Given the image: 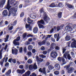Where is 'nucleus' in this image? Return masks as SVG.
<instances>
[{
	"instance_id": "1",
	"label": "nucleus",
	"mask_w": 76,
	"mask_h": 76,
	"mask_svg": "<svg viewBox=\"0 0 76 76\" xmlns=\"http://www.w3.org/2000/svg\"><path fill=\"white\" fill-rule=\"evenodd\" d=\"M16 12H17V9L14 7L11 8L9 11V14L8 15V16H10L11 14L12 16H16Z\"/></svg>"
},
{
	"instance_id": "2",
	"label": "nucleus",
	"mask_w": 76,
	"mask_h": 76,
	"mask_svg": "<svg viewBox=\"0 0 76 76\" xmlns=\"http://www.w3.org/2000/svg\"><path fill=\"white\" fill-rule=\"evenodd\" d=\"M70 66V65H68L64 66V68L66 69L67 70L68 73H72L74 71V68L72 67L69 68Z\"/></svg>"
},
{
	"instance_id": "3",
	"label": "nucleus",
	"mask_w": 76,
	"mask_h": 76,
	"mask_svg": "<svg viewBox=\"0 0 76 76\" xmlns=\"http://www.w3.org/2000/svg\"><path fill=\"white\" fill-rule=\"evenodd\" d=\"M67 58L68 60H71V58H72V57L70 56V55L69 54V51H66L65 52V53L64 54L63 57L67 59Z\"/></svg>"
},
{
	"instance_id": "4",
	"label": "nucleus",
	"mask_w": 76,
	"mask_h": 76,
	"mask_svg": "<svg viewBox=\"0 0 76 76\" xmlns=\"http://www.w3.org/2000/svg\"><path fill=\"white\" fill-rule=\"evenodd\" d=\"M43 20L45 21L47 23H48L49 20L50 19V18L48 17H47V15L46 14H44L43 15Z\"/></svg>"
},
{
	"instance_id": "5",
	"label": "nucleus",
	"mask_w": 76,
	"mask_h": 76,
	"mask_svg": "<svg viewBox=\"0 0 76 76\" xmlns=\"http://www.w3.org/2000/svg\"><path fill=\"white\" fill-rule=\"evenodd\" d=\"M20 39V36H18V37L16 39H15L13 41V44L15 45H19V42H16V41H19Z\"/></svg>"
},
{
	"instance_id": "6",
	"label": "nucleus",
	"mask_w": 76,
	"mask_h": 76,
	"mask_svg": "<svg viewBox=\"0 0 76 76\" xmlns=\"http://www.w3.org/2000/svg\"><path fill=\"white\" fill-rule=\"evenodd\" d=\"M72 41L73 42L71 44V47L72 48H75V47L76 46V40L75 39L73 38L72 39Z\"/></svg>"
},
{
	"instance_id": "7",
	"label": "nucleus",
	"mask_w": 76,
	"mask_h": 76,
	"mask_svg": "<svg viewBox=\"0 0 76 76\" xmlns=\"http://www.w3.org/2000/svg\"><path fill=\"white\" fill-rule=\"evenodd\" d=\"M50 56L54 58H56L57 56V53L56 52H53L50 54Z\"/></svg>"
},
{
	"instance_id": "8",
	"label": "nucleus",
	"mask_w": 76,
	"mask_h": 76,
	"mask_svg": "<svg viewBox=\"0 0 76 76\" xmlns=\"http://www.w3.org/2000/svg\"><path fill=\"white\" fill-rule=\"evenodd\" d=\"M39 72H40L42 73H43V74H44L45 75H47V73H46V71H45V67L43 68L42 69V70L41 68H39Z\"/></svg>"
},
{
	"instance_id": "9",
	"label": "nucleus",
	"mask_w": 76,
	"mask_h": 76,
	"mask_svg": "<svg viewBox=\"0 0 76 76\" xmlns=\"http://www.w3.org/2000/svg\"><path fill=\"white\" fill-rule=\"evenodd\" d=\"M36 59L37 63H39L43 61V59H41V58H39L38 56H36Z\"/></svg>"
},
{
	"instance_id": "10",
	"label": "nucleus",
	"mask_w": 76,
	"mask_h": 76,
	"mask_svg": "<svg viewBox=\"0 0 76 76\" xmlns=\"http://www.w3.org/2000/svg\"><path fill=\"white\" fill-rule=\"evenodd\" d=\"M17 73H18L22 75V74H23V73L25 72V70L24 69L22 70L17 69Z\"/></svg>"
},
{
	"instance_id": "11",
	"label": "nucleus",
	"mask_w": 76,
	"mask_h": 76,
	"mask_svg": "<svg viewBox=\"0 0 76 76\" xmlns=\"http://www.w3.org/2000/svg\"><path fill=\"white\" fill-rule=\"evenodd\" d=\"M2 14L3 17H7L8 14L7 11L6 10H4L2 12Z\"/></svg>"
},
{
	"instance_id": "12",
	"label": "nucleus",
	"mask_w": 76,
	"mask_h": 76,
	"mask_svg": "<svg viewBox=\"0 0 76 76\" xmlns=\"http://www.w3.org/2000/svg\"><path fill=\"white\" fill-rule=\"evenodd\" d=\"M18 1H16L15 2V0H11L10 1V3L11 4H12V6H15L17 4Z\"/></svg>"
},
{
	"instance_id": "13",
	"label": "nucleus",
	"mask_w": 76,
	"mask_h": 76,
	"mask_svg": "<svg viewBox=\"0 0 76 76\" xmlns=\"http://www.w3.org/2000/svg\"><path fill=\"white\" fill-rule=\"evenodd\" d=\"M18 49L16 48H15L14 49H12V54H15L16 55L17 54H18Z\"/></svg>"
},
{
	"instance_id": "14",
	"label": "nucleus",
	"mask_w": 76,
	"mask_h": 76,
	"mask_svg": "<svg viewBox=\"0 0 76 76\" xmlns=\"http://www.w3.org/2000/svg\"><path fill=\"white\" fill-rule=\"evenodd\" d=\"M64 27V25L63 24L61 25L60 26H58L56 27V30L57 31H59L61 29H62Z\"/></svg>"
},
{
	"instance_id": "15",
	"label": "nucleus",
	"mask_w": 76,
	"mask_h": 76,
	"mask_svg": "<svg viewBox=\"0 0 76 76\" xmlns=\"http://www.w3.org/2000/svg\"><path fill=\"white\" fill-rule=\"evenodd\" d=\"M25 27L26 29H29L30 31H32V26L28 24H26L25 25Z\"/></svg>"
},
{
	"instance_id": "16",
	"label": "nucleus",
	"mask_w": 76,
	"mask_h": 76,
	"mask_svg": "<svg viewBox=\"0 0 76 76\" xmlns=\"http://www.w3.org/2000/svg\"><path fill=\"white\" fill-rule=\"evenodd\" d=\"M10 6V0H8L7 3V5L6 7V9H7L8 10H9L10 8L11 7Z\"/></svg>"
},
{
	"instance_id": "17",
	"label": "nucleus",
	"mask_w": 76,
	"mask_h": 76,
	"mask_svg": "<svg viewBox=\"0 0 76 76\" xmlns=\"http://www.w3.org/2000/svg\"><path fill=\"white\" fill-rule=\"evenodd\" d=\"M54 67L55 68H57V69L58 70H60V65L58 63L54 65Z\"/></svg>"
},
{
	"instance_id": "18",
	"label": "nucleus",
	"mask_w": 76,
	"mask_h": 76,
	"mask_svg": "<svg viewBox=\"0 0 76 76\" xmlns=\"http://www.w3.org/2000/svg\"><path fill=\"white\" fill-rule=\"evenodd\" d=\"M56 44L55 43H52L51 45V47L50 48V50L51 51V50H53L55 47H56Z\"/></svg>"
},
{
	"instance_id": "19",
	"label": "nucleus",
	"mask_w": 76,
	"mask_h": 76,
	"mask_svg": "<svg viewBox=\"0 0 76 76\" xmlns=\"http://www.w3.org/2000/svg\"><path fill=\"white\" fill-rule=\"evenodd\" d=\"M31 74L30 71L28 70L23 75V76H29Z\"/></svg>"
},
{
	"instance_id": "20",
	"label": "nucleus",
	"mask_w": 76,
	"mask_h": 76,
	"mask_svg": "<svg viewBox=\"0 0 76 76\" xmlns=\"http://www.w3.org/2000/svg\"><path fill=\"white\" fill-rule=\"evenodd\" d=\"M37 24H42L43 25L45 23L44 21L43 20H38L37 22Z\"/></svg>"
},
{
	"instance_id": "21",
	"label": "nucleus",
	"mask_w": 76,
	"mask_h": 76,
	"mask_svg": "<svg viewBox=\"0 0 76 76\" xmlns=\"http://www.w3.org/2000/svg\"><path fill=\"white\" fill-rule=\"evenodd\" d=\"M56 7H63V3L62 2H60L58 4H56Z\"/></svg>"
},
{
	"instance_id": "22",
	"label": "nucleus",
	"mask_w": 76,
	"mask_h": 76,
	"mask_svg": "<svg viewBox=\"0 0 76 76\" xmlns=\"http://www.w3.org/2000/svg\"><path fill=\"white\" fill-rule=\"evenodd\" d=\"M6 2V0H3L2 1H1L0 2V7H1L2 6H3L4 4Z\"/></svg>"
},
{
	"instance_id": "23",
	"label": "nucleus",
	"mask_w": 76,
	"mask_h": 76,
	"mask_svg": "<svg viewBox=\"0 0 76 76\" xmlns=\"http://www.w3.org/2000/svg\"><path fill=\"white\" fill-rule=\"evenodd\" d=\"M33 48V46H32V45H29L28 46V47L27 48V49L28 51H31L32 50V49Z\"/></svg>"
},
{
	"instance_id": "24",
	"label": "nucleus",
	"mask_w": 76,
	"mask_h": 76,
	"mask_svg": "<svg viewBox=\"0 0 76 76\" xmlns=\"http://www.w3.org/2000/svg\"><path fill=\"white\" fill-rule=\"evenodd\" d=\"M38 31V28L37 27H35L34 28L33 30V31L35 34L37 33V32Z\"/></svg>"
},
{
	"instance_id": "25",
	"label": "nucleus",
	"mask_w": 76,
	"mask_h": 76,
	"mask_svg": "<svg viewBox=\"0 0 76 76\" xmlns=\"http://www.w3.org/2000/svg\"><path fill=\"white\" fill-rule=\"evenodd\" d=\"M58 17L59 19H61L62 17V12H60L58 13Z\"/></svg>"
},
{
	"instance_id": "26",
	"label": "nucleus",
	"mask_w": 76,
	"mask_h": 76,
	"mask_svg": "<svg viewBox=\"0 0 76 76\" xmlns=\"http://www.w3.org/2000/svg\"><path fill=\"white\" fill-rule=\"evenodd\" d=\"M56 4H55V3H52L49 5V7H50L53 8L56 7Z\"/></svg>"
},
{
	"instance_id": "27",
	"label": "nucleus",
	"mask_w": 76,
	"mask_h": 76,
	"mask_svg": "<svg viewBox=\"0 0 76 76\" xmlns=\"http://www.w3.org/2000/svg\"><path fill=\"white\" fill-rule=\"evenodd\" d=\"M62 61L63 63L61 64V66H63L64 65V64H66V62L65 61V59L63 57H62Z\"/></svg>"
},
{
	"instance_id": "28",
	"label": "nucleus",
	"mask_w": 76,
	"mask_h": 76,
	"mask_svg": "<svg viewBox=\"0 0 76 76\" xmlns=\"http://www.w3.org/2000/svg\"><path fill=\"white\" fill-rule=\"evenodd\" d=\"M39 28V29H44V28H45V27L44 26L41 24H37Z\"/></svg>"
},
{
	"instance_id": "29",
	"label": "nucleus",
	"mask_w": 76,
	"mask_h": 76,
	"mask_svg": "<svg viewBox=\"0 0 76 76\" xmlns=\"http://www.w3.org/2000/svg\"><path fill=\"white\" fill-rule=\"evenodd\" d=\"M6 58V57H4L2 60L1 61L0 64L1 66L2 67H3V62H4V60H5V58Z\"/></svg>"
},
{
	"instance_id": "30",
	"label": "nucleus",
	"mask_w": 76,
	"mask_h": 76,
	"mask_svg": "<svg viewBox=\"0 0 76 76\" xmlns=\"http://www.w3.org/2000/svg\"><path fill=\"white\" fill-rule=\"evenodd\" d=\"M66 5L67 6V7H68V8H69V9H72V8H73V6L69 4L66 3Z\"/></svg>"
},
{
	"instance_id": "31",
	"label": "nucleus",
	"mask_w": 76,
	"mask_h": 76,
	"mask_svg": "<svg viewBox=\"0 0 76 76\" xmlns=\"http://www.w3.org/2000/svg\"><path fill=\"white\" fill-rule=\"evenodd\" d=\"M3 51V49L2 48L1 50L0 51V60H1L3 58V56H2V51Z\"/></svg>"
},
{
	"instance_id": "32",
	"label": "nucleus",
	"mask_w": 76,
	"mask_h": 76,
	"mask_svg": "<svg viewBox=\"0 0 76 76\" xmlns=\"http://www.w3.org/2000/svg\"><path fill=\"white\" fill-rule=\"evenodd\" d=\"M11 69H9L8 72L6 73L5 75L7 76H9L11 73Z\"/></svg>"
},
{
	"instance_id": "33",
	"label": "nucleus",
	"mask_w": 76,
	"mask_h": 76,
	"mask_svg": "<svg viewBox=\"0 0 76 76\" xmlns=\"http://www.w3.org/2000/svg\"><path fill=\"white\" fill-rule=\"evenodd\" d=\"M48 68L50 70H51L52 69H53L54 68V67L51 65H50L48 66Z\"/></svg>"
},
{
	"instance_id": "34",
	"label": "nucleus",
	"mask_w": 76,
	"mask_h": 76,
	"mask_svg": "<svg viewBox=\"0 0 76 76\" xmlns=\"http://www.w3.org/2000/svg\"><path fill=\"white\" fill-rule=\"evenodd\" d=\"M65 39L66 41L70 40V36L69 35H67L65 37Z\"/></svg>"
},
{
	"instance_id": "35",
	"label": "nucleus",
	"mask_w": 76,
	"mask_h": 76,
	"mask_svg": "<svg viewBox=\"0 0 76 76\" xmlns=\"http://www.w3.org/2000/svg\"><path fill=\"white\" fill-rule=\"evenodd\" d=\"M9 35H7L6 36V38H4L5 39V41L4 42H7V41H8V39H9Z\"/></svg>"
},
{
	"instance_id": "36",
	"label": "nucleus",
	"mask_w": 76,
	"mask_h": 76,
	"mask_svg": "<svg viewBox=\"0 0 76 76\" xmlns=\"http://www.w3.org/2000/svg\"><path fill=\"white\" fill-rule=\"evenodd\" d=\"M71 28V27L69 26H66L65 27V30H67L68 31H70V29Z\"/></svg>"
},
{
	"instance_id": "37",
	"label": "nucleus",
	"mask_w": 76,
	"mask_h": 76,
	"mask_svg": "<svg viewBox=\"0 0 76 76\" xmlns=\"http://www.w3.org/2000/svg\"><path fill=\"white\" fill-rule=\"evenodd\" d=\"M55 30V31H56V26H55L53 28H52L50 31V33H53V32L54 31V30Z\"/></svg>"
},
{
	"instance_id": "38",
	"label": "nucleus",
	"mask_w": 76,
	"mask_h": 76,
	"mask_svg": "<svg viewBox=\"0 0 76 76\" xmlns=\"http://www.w3.org/2000/svg\"><path fill=\"white\" fill-rule=\"evenodd\" d=\"M26 35H27L26 33H24L23 35V39H25V38L26 37Z\"/></svg>"
},
{
	"instance_id": "39",
	"label": "nucleus",
	"mask_w": 76,
	"mask_h": 76,
	"mask_svg": "<svg viewBox=\"0 0 76 76\" xmlns=\"http://www.w3.org/2000/svg\"><path fill=\"white\" fill-rule=\"evenodd\" d=\"M27 54L28 56H32V53L31 51H30L27 52Z\"/></svg>"
},
{
	"instance_id": "40",
	"label": "nucleus",
	"mask_w": 76,
	"mask_h": 76,
	"mask_svg": "<svg viewBox=\"0 0 76 76\" xmlns=\"http://www.w3.org/2000/svg\"><path fill=\"white\" fill-rule=\"evenodd\" d=\"M54 74L56 75H58L59 74V72L58 71H56L54 72Z\"/></svg>"
},
{
	"instance_id": "41",
	"label": "nucleus",
	"mask_w": 76,
	"mask_h": 76,
	"mask_svg": "<svg viewBox=\"0 0 76 76\" xmlns=\"http://www.w3.org/2000/svg\"><path fill=\"white\" fill-rule=\"evenodd\" d=\"M33 68L34 69H35L36 70V69H37L38 68V67H37V65L36 64H35L33 66Z\"/></svg>"
},
{
	"instance_id": "42",
	"label": "nucleus",
	"mask_w": 76,
	"mask_h": 76,
	"mask_svg": "<svg viewBox=\"0 0 76 76\" xmlns=\"http://www.w3.org/2000/svg\"><path fill=\"white\" fill-rule=\"evenodd\" d=\"M24 15H25V13L24 12H22L21 13L20 15V18H22V17H23Z\"/></svg>"
},
{
	"instance_id": "43",
	"label": "nucleus",
	"mask_w": 76,
	"mask_h": 76,
	"mask_svg": "<svg viewBox=\"0 0 76 76\" xmlns=\"http://www.w3.org/2000/svg\"><path fill=\"white\" fill-rule=\"evenodd\" d=\"M27 63L28 64H31L32 63V61L31 59H29L27 61Z\"/></svg>"
},
{
	"instance_id": "44",
	"label": "nucleus",
	"mask_w": 76,
	"mask_h": 76,
	"mask_svg": "<svg viewBox=\"0 0 76 76\" xmlns=\"http://www.w3.org/2000/svg\"><path fill=\"white\" fill-rule=\"evenodd\" d=\"M32 53H33V54H35V53H37V51L36 50H35V49H33L32 50Z\"/></svg>"
},
{
	"instance_id": "45",
	"label": "nucleus",
	"mask_w": 76,
	"mask_h": 76,
	"mask_svg": "<svg viewBox=\"0 0 76 76\" xmlns=\"http://www.w3.org/2000/svg\"><path fill=\"white\" fill-rule=\"evenodd\" d=\"M19 50L20 53H22V51H23V48L22 47H20L19 49Z\"/></svg>"
},
{
	"instance_id": "46",
	"label": "nucleus",
	"mask_w": 76,
	"mask_h": 76,
	"mask_svg": "<svg viewBox=\"0 0 76 76\" xmlns=\"http://www.w3.org/2000/svg\"><path fill=\"white\" fill-rule=\"evenodd\" d=\"M24 67L26 69H28L29 68V64H27L25 65Z\"/></svg>"
},
{
	"instance_id": "47",
	"label": "nucleus",
	"mask_w": 76,
	"mask_h": 76,
	"mask_svg": "<svg viewBox=\"0 0 76 76\" xmlns=\"http://www.w3.org/2000/svg\"><path fill=\"white\" fill-rule=\"evenodd\" d=\"M23 51L25 52V53H26V52H27V49L26 48V47H24V48L23 49Z\"/></svg>"
},
{
	"instance_id": "48",
	"label": "nucleus",
	"mask_w": 76,
	"mask_h": 76,
	"mask_svg": "<svg viewBox=\"0 0 76 76\" xmlns=\"http://www.w3.org/2000/svg\"><path fill=\"white\" fill-rule=\"evenodd\" d=\"M12 61L13 63H14V64H15L16 62V59H12Z\"/></svg>"
},
{
	"instance_id": "49",
	"label": "nucleus",
	"mask_w": 76,
	"mask_h": 76,
	"mask_svg": "<svg viewBox=\"0 0 76 76\" xmlns=\"http://www.w3.org/2000/svg\"><path fill=\"white\" fill-rule=\"evenodd\" d=\"M33 22H34V21L33 20H32L31 21V22L28 21L27 23H28V25H30L31 24H33V23H32Z\"/></svg>"
},
{
	"instance_id": "50",
	"label": "nucleus",
	"mask_w": 76,
	"mask_h": 76,
	"mask_svg": "<svg viewBox=\"0 0 76 76\" xmlns=\"http://www.w3.org/2000/svg\"><path fill=\"white\" fill-rule=\"evenodd\" d=\"M44 11V8L43 7H42V8H41L40 10V12L41 13L43 12Z\"/></svg>"
},
{
	"instance_id": "51",
	"label": "nucleus",
	"mask_w": 76,
	"mask_h": 76,
	"mask_svg": "<svg viewBox=\"0 0 76 76\" xmlns=\"http://www.w3.org/2000/svg\"><path fill=\"white\" fill-rule=\"evenodd\" d=\"M30 18H31V19H35L36 18V16L35 15H32V16H30Z\"/></svg>"
},
{
	"instance_id": "52",
	"label": "nucleus",
	"mask_w": 76,
	"mask_h": 76,
	"mask_svg": "<svg viewBox=\"0 0 76 76\" xmlns=\"http://www.w3.org/2000/svg\"><path fill=\"white\" fill-rule=\"evenodd\" d=\"M50 64V63L49 62H47L45 65V66H49Z\"/></svg>"
},
{
	"instance_id": "53",
	"label": "nucleus",
	"mask_w": 76,
	"mask_h": 76,
	"mask_svg": "<svg viewBox=\"0 0 76 76\" xmlns=\"http://www.w3.org/2000/svg\"><path fill=\"white\" fill-rule=\"evenodd\" d=\"M66 51V49L64 48H62V53L64 54L65 53V51Z\"/></svg>"
},
{
	"instance_id": "54",
	"label": "nucleus",
	"mask_w": 76,
	"mask_h": 76,
	"mask_svg": "<svg viewBox=\"0 0 76 76\" xmlns=\"http://www.w3.org/2000/svg\"><path fill=\"white\" fill-rule=\"evenodd\" d=\"M16 23H17V20H15L14 21L13 25V26H15V25H16Z\"/></svg>"
},
{
	"instance_id": "55",
	"label": "nucleus",
	"mask_w": 76,
	"mask_h": 76,
	"mask_svg": "<svg viewBox=\"0 0 76 76\" xmlns=\"http://www.w3.org/2000/svg\"><path fill=\"white\" fill-rule=\"evenodd\" d=\"M73 19H76V12H75L74 15L72 16Z\"/></svg>"
},
{
	"instance_id": "56",
	"label": "nucleus",
	"mask_w": 76,
	"mask_h": 76,
	"mask_svg": "<svg viewBox=\"0 0 76 76\" xmlns=\"http://www.w3.org/2000/svg\"><path fill=\"white\" fill-rule=\"evenodd\" d=\"M45 42H46V41L45 40H44L42 42V45L45 44Z\"/></svg>"
},
{
	"instance_id": "57",
	"label": "nucleus",
	"mask_w": 76,
	"mask_h": 76,
	"mask_svg": "<svg viewBox=\"0 0 76 76\" xmlns=\"http://www.w3.org/2000/svg\"><path fill=\"white\" fill-rule=\"evenodd\" d=\"M71 41H70L68 42L67 43L68 44L67 47H70V43H71Z\"/></svg>"
},
{
	"instance_id": "58",
	"label": "nucleus",
	"mask_w": 76,
	"mask_h": 76,
	"mask_svg": "<svg viewBox=\"0 0 76 76\" xmlns=\"http://www.w3.org/2000/svg\"><path fill=\"white\" fill-rule=\"evenodd\" d=\"M25 44L26 45H29V44H30V42L28 41H26L25 42Z\"/></svg>"
},
{
	"instance_id": "59",
	"label": "nucleus",
	"mask_w": 76,
	"mask_h": 76,
	"mask_svg": "<svg viewBox=\"0 0 76 76\" xmlns=\"http://www.w3.org/2000/svg\"><path fill=\"white\" fill-rule=\"evenodd\" d=\"M13 59V58H11L9 59L8 60V62H9L10 63H12V59Z\"/></svg>"
},
{
	"instance_id": "60",
	"label": "nucleus",
	"mask_w": 76,
	"mask_h": 76,
	"mask_svg": "<svg viewBox=\"0 0 76 76\" xmlns=\"http://www.w3.org/2000/svg\"><path fill=\"white\" fill-rule=\"evenodd\" d=\"M13 26H10L8 29V30L10 31H11V30H12L13 29Z\"/></svg>"
},
{
	"instance_id": "61",
	"label": "nucleus",
	"mask_w": 76,
	"mask_h": 76,
	"mask_svg": "<svg viewBox=\"0 0 76 76\" xmlns=\"http://www.w3.org/2000/svg\"><path fill=\"white\" fill-rule=\"evenodd\" d=\"M19 67L20 69H22L23 68V66L22 65H21L19 66Z\"/></svg>"
},
{
	"instance_id": "62",
	"label": "nucleus",
	"mask_w": 76,
	"mask_h": 76,
	"mask_svg": "<svg viewBox=\"0 0 76 76\" xmlns=\"http://www.w3.org/2000/svg\"><path fill=\"white\" fill-rule=\"evenodd\" d=\"M40 50H42V51H44V50H45V48H44V46H42L40 48Z\"/></svg>"
},
{
	"instance_id": "63",
	"label": "nucleus",
	"mask_w": 76,
	"mask_h": 76,
	"mask_svg": "<svg viewBox=\"0 0 76 76\" xmlns=\"http://www.w3.org/2000/svg\"><path fill=\"white\" fill-rule=\"evenodd\" d=\"M61 75H64V71L62 70L61 72Z\"/></svg>"
},
{
	"instance_id": "64",
	"label": "nucleus",
	"mask_w": 76,
	"mask_h": 76,
	"mask_svg": "<svg viewBox=\"0 0 76 76\" xmlns=\"http://www.w3.org/2000/svg\"><path fill=\"white\" fill-rule=\"evenodd\" d=\"M58 60L59 61H61V57H59L58 58Z\"/></svg>"
}]
</instances>
